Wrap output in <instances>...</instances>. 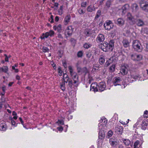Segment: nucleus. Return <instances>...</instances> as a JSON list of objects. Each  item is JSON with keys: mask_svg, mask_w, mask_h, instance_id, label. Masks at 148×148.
<instances>
[{"mask_svg": "<svg viewBox=\"0 0 148 148\" xmlns=\"http://www.w3.org/2000/svg\"><path fill=\"white\" fill-rule=\"evenodd\" d=\"M140 6L143 10L148 12V2H142L140 3Z\"/></svg>", "mask_w": 148, "mask_h": 148, "instance_id": "nucleus-7", "label": "nucleus"}, {"mask_svg": "<svg viewBox=\"0 0 148 148\" xmlns=\"http://www.w3.org/2000/svg\"><path fill=\"white\" fill-rule=\"evenodd\" d=\"M91 46V45L90 44L86 43L84 45V47L86 49H88Z\"/></svg>", "mask_w": 148, "mask_h": 148, "instance_id": "nucleus-40", "label": "nucleus"}, {"mask_svg": "<svg viewBox=\"0 0 148 148\" xmlns=\"http://www.w3.org/2000/svg\"><path fill=\"white\" fill-rule=\"evenodd\" d=\"M116 61V60L115 57H112L107 61L106 62V63L107 65L108 66L112 62H115Z\"/></svg>", "mask_w": 148, "mask_h": 148, "instance_id": "nucleus-20", "label": "nucleus"}, {"mask_svg": "<svg viewBox=\"0 0 148 148\" xmlns=\"http://www.w3.org/2000/svg\"><path fill=\"white\" fill-rule=\"evenodd\" d=\"M57 129L59 131H62L63 130V127L61 126L58 127L57 128Z\"/></svg>", "mask_w": 148, "mask_h": 148, "instance_id": "nucleus-59", "label": "nucleus"}, {"mask_svg": "<svg viewBox=\"0 0 148 148\" xmlns=\"http://www.w3.org/2000/svg\"><path fill=\"white\" fill-rule=\"evenodd\" d=\"M103 45L106 48V50L105 51L103 50L104 51H107L108 50H110V48L109 47L108 44V43H104L103 44Z\"/></svg>", "mask_w": 148, "mask_h": 148, "instance_id": "nucleus-38", "label": "nucleus"}, {"mask_svg": "<svg viewBox=\"0 0 148 148\" xmlns=\"http://www.w3.org/2000/svg\"><path fill=\"white\" fill-rule=\"evenodd\" d=\"M61 24H59L58 26H54L53 28L55 30H57L58 32H61Z\"/></svg>", "mask_w": 148, "mask_h": 148, "instance_id": "nucleus-22", "label": "nucleus"}, {"mask_svg": "<svg viewBox=\"0 0 148 148\" xmlns=\"http://www.w3.org/2000/svg\"><path fill=\"white\" fill-rule=\"evenodd\" d=\"M9 119L11 121L12 124V125H15V121L13 120V119L12 117H10Z\"/></svg>", "mask_w": 148, "mask_h": 148, "instance_id": "nucleus-51", "label": "nucleus"}, {"mask_svg": "<svg viewBox=\"0 0 148 148\" xmlns=\"http://www.w3.org/2000/svg\"><path fill=\"white\" fill-rule=\"evenodd\" d=\"M142 58V56L141 55H137L136 60L138 61L140 60Z\"/></svg>", "mask_w": 148, "mask_h": 148, "instance_id": "nucleus-50", "label": "nucleus"}, {"mask_svg": "<svg viewBox=\"0 0 148 148\" xmlns=\"http://www.w3.org/2000/svg\"><path fill=\"white\" fill-rule=\"evenodd\" d=\"M0 70L1 71L6 73L8 71V67L7 66H3L2 68H0Z\"/></svg>", "mask_w": 148, "mask_h": 148, "instance_id": "nucleus-31", "label": "nucleus"}, {"mask_svg": "<svg viewBox=\"0 0 148 148\" xmlns=\"http://www.w3.org/2000/svg\"><path fill=\"white\" fill-rule=\"evenodd\" d=\"M107 123V120L106 119H101L100 122L98 124V128L99 130V138L101 139H102L105 136L104 131L106 129Z\"/></svg>", "mask_w": 148, "mask_h": 148, "instance_id": "nucleus-1", "label": "nucleus"}, {"mask_svg": "<svg viewBox=\"0 0 148 148\" xmlns=\"http://www.w3.org/2000/svg\"><path fill=\"white\" fill-rule=\"evenodd\" d=\"M4 56H5V61L8 62L9 61L8 57L7 55L5 54L4 55Z\"/></svg>", "mask_w": 148, "mask_h": 148, "instance_id": "nucleus-58", "label": "nucleus"}, {"mask_svg": "<svg viewBox=\"0 0 148 148\" xmlns=\"http://www.w3.org/2000/svg\"><path fill=\"white\" fill-rule=\"evenodd\" d=\"M140 142L139 140H137L134 143V148H138V147L139 146Z\"/></svg>", "mask_w": 148, "mask_h": 148, "instance_id": "nucleus-37", "label": "nucleus"}, {"mask_svg": "<svg viewBox=\"0 0 148 148\" xmlns=\"http://www.w3.org/2000/svg\"><path fill=\"white\" fill-rule=\"evenodd\" d=\"M131 8L133 11H136L138 8V6L136 3L132 4Z\"/></svg>", "mask_w": 148, "mask_h": 148, "instance_id": "nucleus-30", "label": "nucleus"}, {"mask_svg": "<svg viewBox=\"0 0 148 148\" xmlns=\"http://www.w3.org/2000/svg\"><path fill=\"white\" fill-rule=\"evenodd\" d=\"M113 134V132L111 131H109L107 133L106 137L108 138H109L111 137Z\"/></svg>", "mask_w": 148, "mask_h": 148, "instance_id": "nucleus-44", "label": "nucleus"}, {"mask_svg": "<svg viewBox=\"0 0 148 148\" xmlns=\"http://www.w3.org/2000/svg\"><path fill=\"white\" fill-rule=\"evenodd\" d=\"M115 66L114 65H112L110 68V70L111 72H113L115 71Z\"/></svg>", "mask_w": 148, "mask_h": 148, "instance_id": "nucleus-45", "label": "nucleus"}, {"mask_svg": "<svg viewBox=\"0 0 148 148\" xmlns=\"http://www.w3.org/2000/svg\"><path fill=\"white\" fill-rule=\"evenodd\" d=\"M78 12L79 14L82 15L84 14L85 12L82 9L80 8L78 10Z\"/></svg>", "mask_w": 148, "mask_h": 148, "instance_id": "nucleus-47", "label": "nucleus"}, {"mask_svg": "<svg viewBox=\"0 0 148 148\" xmlns=\"http://www.w3.org/2000/svg\"><path fill=\"white\" fill-rule=\"evenodd\" d=\"M143 116L144 118H146L148 117V113L147 110H146L144 112Z\"/></svg>", "mask_w": 148, "mask_h": 148, "instance_id": "nucleus-49", "label": "nucleus"}, {"mask_svg": "<svg viewBox=\"0 0 148 148\" xmlns=\"http://www.w3.org/2000/svg\"><path fill=\"white\" fill-rule=\"evenodd\" d=\"M83 72L86 74L88 72V71L86 68H84L82 69L79 68L78 69V72Z\"/></svg>", "mask_w": 148, "mask_h": 148, "instance_id": "nucleus-33", "label": "nucleus"}, {"mask_svg": "<svg viewBox=\"0 0 148 148\" xmlns=\"http://www.w3.org/2000/svg\"><path fill=\"white\" fill-rule=\"evenodd\" d=\"M57 123L59 124L60 125H63L64 124V121L63 120H58L57 122Z\"/></svg>", "mask_w": 148, "mask_h": 148, "instance_id": "nucleus-56", "label": "nucleus"}, {"mask_svg": "<svg viewBox=\"0 0 148 148\" xmlns=\"http://www.w3.org/2000/svg\"><path fill=\"white\" fill-rule=\"evenodd\" d=\"M7 129V126L5 123H2L0 124V131H5Z\"/></svg>", "mask_w": 148, "mask_h": 148, "instance_id": "nucleus-14", "label": "nucleus"}, {"mask_svg": "<svg viewBox=\"0 0 148 148\" xmlns=\"http://www.w3.org/2000/svg\"><path fill=\"white\" fill-rule=\"evenodd\" d=\"M92 34L91 31L90 29L85 30L84 32V34L87 37L90 36Z\"/></svg>", "mask_w": 148, "mask_h": 148, "instance_id": "nucleus-26", "label": "nucleus"}, {"mask_svg": "<svg viewBox=\"0 0 148 148\" xmlns=\"http://www.w3.org/2000/svg\"><path fill=\"white\" fill-rule=\"evenodd\" d=\"M129 8V5L127 4H126L123 5L122 8V12L123 13H125V11L127 10Z\"/></svg>", "mask_w": 148, "mask_h": 148, "instance_id": "nucleus-23", "label": "nucleus"}, {"mask_svg": "<svg viewBox=\"0 0 148 148\" xmlns=\"http://www.w3.org/2000/svg\"><path fill=\"white\" fill-rule=\"evenodd\" d=\"M147 124L145 121H143L142 124V128L143 130H145L147 128Z\"/></svg>", "mask_w": 148, "mask_h": 148, "instance_id": "nucleus-34", "label": "nucleus"}, {"mask_svg": "<svg viewBox=\"0 0 148 148\" xmlns=\"http://www.w3.org/2000/svg\"><path fill=\"white\" fill-rule=\"evenodd\" d=\"M122 43L124 47H127L130 45V42L126 39H124L123 40Z\"/></svg>", "mask_w": 148, "mask_h": 148, "instance_id": "nucleus-17", "label": "nucleus"}, {"mask_svg": "<svg viewBox=\"0 0 148 148\" xmlns=\"http://www.w3.org/2000/svg\"><path fill=\"white\" fill-rule=\"evenodd\" d=\"M126 33L129 36H130V34L131 33L129 30H127V31Z\"/></svg>", "mask_w": 148, "mask_h": 148, "instance_id": "nucleus-64", "label": "nucleus"}, {"mask_svg": "<svg viewBox=\"0 0 148 148\" xmlns=\"http://www.w3.org/2000/svg\"><path fill=\"white\" fill-rule=\"evenodd\" d=\"M58 38H61V39H62V38H63L61 34H59L58 35Z\"/></svg>", "mask_w": 148, "mask_h": 148, "instance_id": "nucleus-61", "label": "nucleus"}, {"mask_svg": "<svg viewBox=\"0 0 148 148\" xmlns=\"http://www.w3.org/2000/svg\"><path fill=\"white\" fill-rule=\"evenodd\" d=\"M54 34V32L53 30H50L48 32H47L45 33H43L40 38L41 39H44L45 38H47L49 36H53Z\"/></svg>", "mask_w": 148, "mask_h": 148, "instance_id": "nucleus-4", "label": "nucleus"}, {"mask_svg": "<svg viewBox=\"0 0 148 148\" xmlns=\"http://www.w3.org/2000/svg\"><path fill=\"white\" fill-rule=\"evenodd\" d=\"M110 143L112 146H115L117 145L116 141L113 139H110Z\"/></svg>", "mask_w": 148, "mask_h": 148, "instance_id": "nucleus-27", "label": "nucleus"}, {"mask_svg": "<svg viewBox=\"0 0 148 148\" xmlns=\"http://www.w3.org/2000/svg\"><path fill=\"white\" fill-rule=\"evenodd\" d=\"M83 52L82 51H79L77 53V56L78 57H81L83 56Z\"/></svg>", "mask_w": 148, "mask_h": 148, "instance_id": "nucleus-46", "label": "nucleus"}, {"mask_svg": "<svg viewBox=\"0 0 148 148\" xmlns=\"http://www.w3.org/2000/svg\"><path fill=\"white\" fill-rule=\"evenodd\" d=\"M105 58L103 56H100L99 59V63L102 64L105 62Z\"/></svg>", "mask_w": 148, "mask_h": 148, "instance_id": "nucleus-25", "label": "nucleus"}, {"mask_svg": "<svg viewBox=\"0 0 148 148\" xmlns=\"http://www.w3.org/2000/svg\"><path fill=\"white\" fill-rule=\"evenodd\" d=\"M127 20L131 21L133 22V23H134V22H135V20L133 17L132 15L130 13H127Z\"/></svg>", "mask_w": 148, "mask_h": 148, "instance_id": "nucleus-16", "label": "nucleus"}, {"mask_svg": "<svg viewBox=\"0 0 148 148\" xmlns=\"http://www.w3.org/2000/svg\"><path fill=\"white\" fill-rule=\"evenodd\" d=\"M111 5V2L110 1H107L106 3V6L107 7L109 8L110 7Z\"/></svg>", "mask_w": 148, "mask_h": 148, "instance_id": "nucleus-52", "label": "nucleus"}, {"mask_svg": "<svg viewBox=\"0 0 148 148\" xmlns=\"http://www.w3.org/2000/svg\"><path fill=\"white\" fill-rule=\"evenodd\" d=\"M141 32V34L143 35L145 34L148 35V29L147 28H142Z\"/></svg>", "mask_w": 148, "mask_h": 148, "instance_id": "nucleus-28", "label": "nucleus"}, {"mask_svg": "<svg viewBox=\"0 0 148 148\" xmlns=\"http://www.w3.org/2000/svg\"><path fill=\"white\" fill-rule=\"evenodd\" d=\"M42 49L43 51L44 52H47L49 50V49L45 47H43Z\"/></svg>", "mask_w": 148, "mask_h": 148, "instance_id": "nucleus-48", "label": "nucleus"}, {"mask_svg": "<svg viewBox=\"0 0 148 148\" xmlns=\"http://www.w3.org/2000/svg\"><path fill=\"white\" fill-rule=\"evenodd\" d=\"M135 22L136 24L138 26H142L144 24L143 21L140 19L137 20L136 21H135L134 23Z\"/></svg>", "mask_w": 148, "mask_h": 148, "instance_id": "nucleus-19", "label": "nucleus"}, {"mask_svg": "<svg viewBox=\"0 0 148 148\" xmlns=\"http://www.w3.org/2000/svg\"><path fill=\"white\" fill-rule=\"evenodd\" d=\"M71 17L69 15L66 16L64 19V24L65 25H67L68 23L70 22Z\"/></svg>", "mask_w": 148, "mask_h": 148, "instance_id": "nucleus-15", "label": "nucleus"}, {"mask_svg": "<svg viewBox=\"0 0 148 148\" xmlns=\"http://www.w3.org/2000/svg\"><path fill=\"white\" fill-rule=\"evenodd\" d=\"M87 10L89 12H92L95 10V8L93 5H90L89 6L87 9Z\"/></svg>", "mask_w": 148, "mask_h": 148, "instance_id": "nucleus-29", "label": "nucleus"}, {"mask_svg": "<svg viewBox=\"0 0 148 148\" xmlns=\"http://www.w3.org/2000/svg\"><path fill=\"white\" fill-rule=\"evenodd\" d=\"M101 11L100 10H98L96 13L95 18V20H96L101 15Z\"/></svg>", "mask_w": 148, "mask_h": 148, "instance_id": "nucleus-36", "label": "nucleus"}, {"mask_svg": "<svg viewBox=\"0 0 148 148\" xmlns=\"http://www.w3.org/2000/svg\"><path fill=\"white\" fill-rule=\"evenodd\" d=\"M63 80L64 82L67 83L68 81L69 80V78L68 75L66 73H64L63 75Z\"/></svg>", "mask_w": 148, "mask_h": 148, "instance_id": "nucleus-24", "label": "nucleus"}, {"mask_svg": "<svg viewBox=\"0 0 148 148\" xmlns=\"http://www.w3.org/2000/svg\"><path fill=\"white\" fill-rule=\"evenodd\" d=\"M86 56L87 58H90L91 56V54L90 53L88 52L86 53Z\"/></svg>", "mask_w": 148, "mask_h": 148, "instance_id": "nucleus-57", "label": "nucleus"}, {"mask_svg": "<svg viewBox=\"0 0 148 148\" xmlns=\"http://www.w3.org/2000/svg\"><path fill=\"white\" fill-rule=\"evenodd\" d=\"M132 47L134 49L138 52L141 51L142 47L139 41L138 40H135L132 42Z\"/></svg>", "mask_w": 148, "mask_h": 148, "instance_id": "nucleus-3", "label": "nucleus"}, {"mask_svg": "<svg viewBox=\"0 0 148 148\" xmlns=\"http://www.w3.org/2000/svg\"><path fill=\"white\" fill-rule=\"evenodd\" d=\"M123 141L125 145L126 146H129L130 143V141L128 139H124Z\"/></svg>", "mask_w": 148, "mask_h": 148, "instance_id": "nucleus-39", "label": "nucleus"}, {"mask_svg": "<svg viewBox=\"0 0 148 148\" xmlns=\"http://www.w3.org/2000/svg\"><path fill=\"white\" fill-rule=\"evenodd\" d=\"M63 7L62 6H61L60 9L58 10V14L59 15H61L63 14Z\"/></svg>", "mask_w": 148, "mask_h": 148, "instance_id": "nucleus-43", "label": "nucleus"}, {"mask_svg": "<svg viewBox=\"0 0 148 148\" xmlns=\"http://www.w3.org/2000/svg\"><path fill=\"white\" fill-rule=\"evenodd\" d=\"M64 82H62L60 84V86L61 88L64 91L65 90V84Z\"/></svg>", "mask_w": 148, "mask_h": 148, "instance_id": "nucleus-35", "label": "nucleus"}, {"mask_svg": "<svg viewBox=\"0 0 148 148\" xmlns=\"http://www.w3.org/2000/svg\"><path fill=\"white\" fill-rule=\"evenodd\" d=\"M16 79L19 80L20 79V77L18 75H17L16 76Z\"/></svg>", "mask_w": 148, "mask_h": 148, "instance_id": "nucleus-60", "label": "nucleus"}, {"mask_svg": "<svg viewBox=\"0 0 148 148\" xmlns=\"http://www.w3.org/2000/svg\"><path fill=\"white\" fill-rule=\"evenodd\" d=\"M114 42L113 40H110L109 44H108L109 47L110 48L109 50L112 51V47L114 46Z\"/></svg>", "mask_w": 148, "mask_h": 148, "instance_id": "nucleus-32", "label": "nucleus"}, {"mask_svg": "<svg viewBox=\"0 0 148 148\" xmlns=\"http://www.w3.org/2000/svg\"><path fill=\"white\" fill-rule=\"evenodd\" d=\"M105 40V37L104 35L101 34L98 35L97 38V41L98 43H100L103 42Z\"/></svg>", "mask_w": 148, "mask_h": 148, "instance_id": "nucleus-11", "label": "nucleus"}, {"mask_svg": "<svg viewBox=\"0 0 148 148\" xmlns=\"http://www.w3.org/2000/svg\"><path fill=\"white\" fill-rule=\"evenodd\" d=\"M132 78H134V79H138V78L139 77V76L138 75H133L132 76Z\"/></svg>", "mask_w": 148, "mask_h": 148, "instance_id": "nucleus-55", "label": "nucleus"}, {"mask_svg": "<svg viewBox=\"0 0 148 148\" xmlns=\"http://www.w3.org/2000/svg\"><path fill=\"white\" fill-rule=\"evenodd\" d=\"M115 130L116 132H118L120 134H122L123 130V127L120 126H117L115 127Z\"/></svg>", "mask_w": 148, "mask_h": 148, "instance_id": "nucleus-18", "label": "nucleus"}, {"mask_svg": "<svg viewBox=\"0 0 148 148\" xmlns=\"http://www.w3.org/2000/svg\"><path fill=\"white\" fill-rule=\"evenodd\" d=\"M97 83H92L90 86V90L94 92H96L98 91L97 88Z\"/></svg>", "mask_w": 148, "mask_h": 148, "instance_id": "nucleus-12", "label": "nucleus"}, {"mask_svg": "<svg viewBox=\"0 0 148 148\" xmlns=\"http://www.w3.org/2000/svg\"><path fill=\"white\" fill-rule=\"evenodd\" d=\"M99 91L102 92L105 90L106 87V85L105 83L103 82H100L98 85Z\"/></svg>", "mask_w": 148, "mask_h": 148, "instance_id": "nucleus-10", "label": "nucleus"}, {"mask_svg": "<svg viewBox=\"0 0 148 148\" xmlns=\"http://www.w3.org/2000/svg\"><path fill=\"white\" fill-rule=\"evenodd\" d=\"M58 74L60 76H61L62 75V71L61 69V67L59 66L58 69Z\"/></svg>", "mask_w": 148, "mask_h": 148, "instance_id": "nucleus-41", "label": "nucleus"}, {"mask_svg": "<svg viewBox=\"0 0 148 148\" xmlns=\"http://www.w3.org/2000/svg\"><path fill=\"white\" fill-rule=\"evenodd\" d=\"M19 120H20V121L21 122V124H22L23 125L24 123H23V121L22 119H21V117H20V118H19Z\"/></svg>", "mask_w": 148, "mask_h": 148, "instance_id": "nucleus-63", "label": "nucleus"}, {"mask_svg": "<svg viewBox=\"0 0 148 148\" xmlns=\"http://www.w3.org/2000/svg\"><path fill=\"white\" fill-rule=\"evenodd\" d=\"M59 20V17L58 16H56L55 17V21L56 22H58Z\"/></svg>", "mask_w": 148, "mask_h": 148, "instance_id": "nucleus-62", "label": "nucleus"}, {"mask_svg": "<svg viewBox=\"0 0 148 148\" xmlns=\"http://www.w3.org/2000/svg\"><path fill=\"white\" fill-rule=\"evenodd\" d=\"M116 23L119 26L123 25L125 23L124 20L122 18H119L117 19Z\"/></svg>", "mask_w": 148, "mask_h": 148, "instance_id": "nucleus-13", "label": "nucleus"}, {"mask_svg": "<svg viewBox=\"0 0 148 148\" xmlns=\"http://www.w3.org/2000/svg\"><path fill=\"white\" fill-rule=\"evenodd\" d=\"M131 59L134 60H136V54L135 53L131 54L130 55Z\"/></svg>", "mask_w": 148, "mask_h": 148, "instance_id": "nucleus-42", "label": "nucleus"}, {"mask_svg": "<svg viewBox=\"0 0 148 148\" xmlns=\"http://www.w3.org/2000/svg\"><path fill=\"white\" fill-rule=\"evenodd\" d=\"M100 66L99 65L96 64H94L92 69V71L93 72H96L99 70Z\"/></svg>", "mask_w": 148, "mask_h": 148, "instance_id": "nucleus-21", "label": "nucleus"}, {"mask_svg": "<svg viewBox=\"0 0 148 148\" xmlns=\"http://www.w3.org/2000/svg\"><path fill=\"white\" fill-rule=\"evenodd\" d=\"M104 26L105 29L109 30L113 28L114 25L111 21H107L104 24Z\"/></svg>", "mask_w": 148, "mask_h": 148, "instance_id": "nucleus-5", "label": "nucleus"}, {"mask_svg": "<svg viewBox=\"0 0 148 148\" xmlns=\"http://www.w3.org/2000/svg\"><path fill=\"white\" fill-rule=\"evenodd\" d=\"M73 31V29L72 28V26H69L67 27L65 30V33L68 36H70L72 35Z\"/></svg>", "mask_w": 148, "mask_h": 148, "instance_id": "nucleus-8", "label": "nucleus"}, {"mask_svg": "<svg viewBox=\"0 0 148 148\" xmlns=\"http://www.w3.org/2000/svg\"><path fill=\"white\" fill-rule=\"evenodd\" d=\"M73 85V82L71 80H69L68 81V85L70 87H71Z\"/></svg>", "mask_w": 148, "mask_h": 148, "instance_id": "nucleus-54", "label": "nucleus"}, {"mask_svg": "<svg viewBox=\"0 0 148 148\" xmlns=\"http://www.w3.org/2000/svg\"><path fill=\"white\" fill-rule=\"evenodd\" d=\"M68 69L70 74L74 81L73 83L74 84H76L75 86H77L79 82L78 76L77 73L73 71V70L71 66H69Z\"/></svg>", "mask_w": 148, "mask_h": 148, "instance_id": "nucleus-2", "label": "nucleus"}, {"mask_svg": "<svg viewBox=\"0 0 148 148\" xmlns=\"http://www.w3.org/2000/svg\"><path fill=\"white\" fill-rule=\"evenodd\" d=\"M121 81V79L119 77H115L113 80V83L114 86L119 85V83Z\"/></svg>", "mask_w": 148, "mask_h": 148, "instance_id": "nucleus-9", "label": "nucleus"}, {"mask_svg": "<svg viewBox=\"0 0 148 148\" xmlns=\"http://www.w3.org/2000/svg\"><path fill=\"white\" fill-rule=\"evenodd\" d=\"M87 5V3L86 2H83L81 4V6L82 7L85 8Z\"/></svg>", "mask_w": 148, "mask_h": 148, "instance_id": "nucleus-53", "label": "nucleus"}, {"mask_svg": "<svg viewBox=\"0 0 148 148\" xmlns=\"http://www.w3.org/2000/svg\"><path fill=\"white\" fill-rule=\"evenodd\" d=\"M128 66L127 65H125L122 66L121 68V73L123 75H126L128 70Z\"/></svg>", "mask_w": 148, "mask_h": 148, "instance_id": "nucleus-6", "label": "nucleus"}]
</instances>
